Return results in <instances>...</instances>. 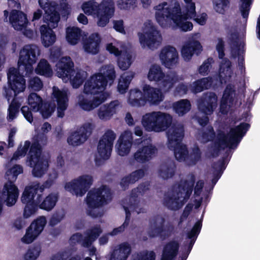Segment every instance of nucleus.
<instances>
[{"mask_svg": "<svg viewBox=\"0 0 260 260\" xmlns=\"http://www.w3.org/2000/svg\"><path fill=\"white\" fill-rule=\"evenodd\" d=\"M170 149L173 150L174 152V155L176 158L180 161H186L188 151L185 145L180 142L179 145L174 147H168Z\"/></svg>", "mask_w": 260, "mask_h": 260, "instance_id": "nucleus-55", "label": "nucleus"}, {"mask_svg": "<svg viewBox=\"0 0 260 260\" xmlns=\"http://www.w3.org/2000/svg\"><path fill=\"white\" fill-rule=\"evenodd\" d=\"M137 0H117L116 6L120 10H127L136 6Z\"/></svg>", "mask_w": 260, "mask_h": 260, "instance_id": "nucleus-62", "label": "nucleus"}, {"mask_svg": "<svg viewBox=\"0 0 260 260\" xmlns=\"http://www.w3.org/2000/svg\"><path fill=\"white\" fill-rule=\"evenodd\" d=\"M106 50L111 54H113L116 56H119L118 65L119 68L122 70H127L132 63V55L127 52H124L122 49L119 50L112 43H108L106 45Z\"/></svg>", "mask_w": 260, "mask_h": 260, "instance_id": "nucleus-29", "label": "nucleus"}, {"mask_svg": "<svg viewBox=\"0 0 260 260\" xmlns=\"http://www.w3.org/2000/svg\"><path fill=\"white\" fill-rule=\"evenodd\" d=\"M194 181V175L191 174L178 184L173 185L165 198L166 206L170 209L175 210L181 208L190 198Z\"/></svg>", "mask_w": 260, "mask_h": 260, "instance_id": "nucleus-2", "label": "nucleus"}, {"mask_svg": "<svg viewBox=\"0 0 260 260\" xmlns=\"http://www.w3.org/2000/svg\"><path fill=\"white\" fill-rule=\"evenodd\" d=\"M204 182L202 180L198 181L194 187V204H189L187 205L185 211H190L196 210H200L199 208L203 200L207 201L209 194L208 190L206 188L203 189Z\"/></svg>", "mask_w": 260, "mask_h": 260, "instance_id": "nucleus-24", "label": "nucleus"}, {"mask_svg": "<svg viewBox=\"0 0 260 260\" xmlns=\"http://www.w3.org/2000/svg\"><path fill=\"white\" fill-rule=\"evenodd\" d=\"M213 4L216 12L223 14L229 7L230 2L229 0H213Z\"/></svg>", "mask_w": 260, "mask_h": 260, "instance_id": "nucleus-60", "label": "nucleus"}, {"mask_svg": "<svg viewBox=\"0 0 260 260\" xmlns=\"http://www.w3.org/2000/svg\"><path fill=\"white\" fill-rule=\"evenodd\" d=\"M41 155V148L39 141L34 142L30 147L28 159L29 166L34 167L32 175L36 177L42 176L48 167V161L42 158Z\"/></svg>", "mask_w": 260, "mask_h": 260, "instance_id": "nucleus-12", "label": "nucleus"}, {"mask_svg": "<svg viewBox=\"0 0 260 260\" xmlns=\"http://www.w3.org/2000/svg\"><path fill=\"white\" fill-rule=\"evenodd\" d=\"M215 137L213 128L211 126L202 128L199 132L197 139L202 143H206L212 140Z\"/></svg>", "mask_w": 260, "mask_h": 260, "instance_id": "nucleus-50", "label": "nucleus"}, {"mask_svg": "<svg viewBox=\"0 0 260 260\" xmlns=\"http://www.w3.org/2000/svg\"><path fill=\"white\" fill-rule=\"evenodd\" d=\"M231 63L227 59H223L220 63L219 76L221 82H226L232 77L233 72L231 68Z\"/></svg>", "mask_w": 260, "mask_h": 260, "instance_id": "nucleus-48", "label": "nucleus"}, {"mask_svg": "<svg viewBox=\"0 0 260 260\" xmlns=\"http://www.w3.org/2000/svg\"><path fill=\"white\" fill-rule=\"evenodd\" d=\"M101 38L98 33H93L85 39L83 48L85 52L93 55L96 54L100 51Z\"/></svg>", "mask_w": 260, "mask_h": 260, "instance_id": "nucleus-36", "label": "nucleus"}, {"mask_svg": "<svg viewBox=\"0 0 260 260\" xmlns=\"http://www.w3.org/2000/svg\"><path fill=\"white\" fill-rule=\"evenodd\" d=\"M57 177V173L53 171L50 174L48 179L43 184H41L39 182H35L26 186L21 197L22 203H34L33 201L34 196L38 192L42 193L45 188L50 187Z\"/></svg>", "mask_w": 260, "mask_h": 260, "instance_id": "nucleus-17", "label": "nucleus"}, {"mask_svg": "<svg viewBox=\"0 0 260 260\" xmlns=\"http://www.w3.org/2000/svg\"><path fill=\"white\" fill-rule=\"evenodd\" d=\"M224 169V164L223 161H218L213 165L212 169V172L214 175V178L212 179L213 186L215 184L218 179L220 178Z\"/></svg>", "mask_w": 260, "mask_h": 260, "instance_id": "nucleus-57", "label": "nucleus"}, {"mask_svg": "<svg viewBox=\"0 0 260 260\" xmlns=\"http://www.w3.org/2000/svg\"><path fill=\"white\" fill-rule=\"evenodd\" d=\"M249 127L247 123H242L234 128H231L229 134L225 135L223 132H219L215 142V147L217 149L226 147L233 148L236 147L241 141Z\"/></svg>", "mask_w": 260, "mask_h": 260, "instance_id": "nucleus-8", "label": "nucleus"}, {"mask_svg": "<svg viewBox=\"0 0 260 260\" xmlns=\"http://www.w3.org/2000/svg\"><path fill=\"white\" fill-rule=\"evenodd\" d=\"M202 50L200 43L192 38L183 46L181 51V56L185 61H188L194 53L198 55Z\"/></svg>", "mask_w": 260, "mask_h": 260, "instance_id": "nucleus-33", "label": "nucleus"}, {"mask_svg": "<svg viewBox=\"0 0 260 260\" xmlns=\"http://www.w3.org/2000/svg\"><path fill=\"white\" fill-rule=\"evenodd\" d=\"M120 106V103L117 100L112 101L109 104H104L97 110V116L102 121H108L116 114Z\"/></svg>", "mask_w": 260, "mask_h": 260, "instance_id": "nucleus-32", "label": "nucleus"}, {"mask_svg": "<svg viewBox=\"0 0 260 260\" xmlns=\"http://www.w3.org/2000/svg\"><path fill=\"white\" fill-rule=\"evenodd\" d=\"M167 132L168 147H174L181 142L184 137L183 125L180 123H174L170 125Z\"/></svg>", "mask_w": 260, "mask_h": 260, "instance_id": "nucleus-26", "label": "nucleus"}, {"mask_svg": "<svg viewBox=\"0 0 260 260\" xmlns=\"http://www.w3.org/2000/svg\"><path fill=\"white\" fill-rule=\"evenodd\" d=\"M30 143L29 141H25L23 146H20L18 150L14 154L11 161L13 160H17L20 157L24 156L26 154L28 148L30 147Z\"/></svg>", "mask_w": 260, "mask_h": 260, "instance_id": "nucleus-63", "label": "nucleus"}, {"mask_svg": "<svg viewBox=\"0 0 260 260\" xmlns=\"http://www.w3.org/2000/svg\"><path fill=\"white\" fill-rule=\"evenodd\" d=\"M53 98L57 103V117L62 118L64 116L65 111L68 106L69 92L67 89L60 90L54 86L52 92Z\"/></svg>", "mask_w": 260, "mask_h": 260, "instance_id": "nucleus-27", "label": "nucleus"}, {"mask_svg": "<svg viewBox=\"0 0 260 260\" xmlns=\"http://www.w3.org/2000/svg\"><path fill=\"white\" fill-rule=\"evenodd\" d=\"M182 13L180 4L176 0L164 2L154 7L155 16L157 23L163 27L175 23L183 31L190 30L192 24L186 21L187 19H193L200 25H204L207 20V15L202 13L197 15L195 3L192 0H184Z\"/></svg>", "mask_w": 260, "mask_h": 260, "instance_id": "nucleus-1", "label": "nucleus"}, {"mask_svg": "<svg viewBox=\"0 0 260 260\" xmlns=\"http://www.w3.org/2000/svg\"><path fill=\"white\" fill-rule=\"evenodd\" d=\"M9 22L13 28L17 30H22L26 27L28 20L26 15L22 12L13 10L10 14Z\"/></svg>", "mask_w": 260, "mask_h": 260, "instance_id": "nucleus-39", "label": "nucleus"}, {"mask_svg": "<svg viewBox=\"0 0 260 260\" xmlns=\"http://www.w3.org/2000/svg\"><path fill=\"white\" fill-rule=\"evenodd\" d=\"M160 88H158L145 84L143 87L145 104L147 102L150 105H158L164 100V95Z\"/></svg>", "mask_w": 260, "mask_h": 260, "instance_id": "nucleus-31", "label": "nucleus"}, {"mask_svg": "<svg viewBox=\"0 0 260 260\" xmlns=\"http://www.w3.org/2000/svg\"><path fill=\"white\" fill-rule=\"evenodd\" d=\"M39 3L45 12V21L52 28H56L60 20L59 14L56 11L52 10L50 7L51 4L49 0H39Z\"/></svg>", "mask_w": 260, "mask_h": 260, "instance_id": "nucleus-30", "label": "nucleus"}, {"mask_svg": "<svg viewBox=\"0 0 260 260\" xmlns=\"http://www.w3.org/2000/svg\"><path fill=\"white\" fill-rule=\"evenodd\" d=\"M213 63V60L211 58H208L207 59L205 60L199 67L198 69L199 73L202 76L207 75L212 68V64Z\"/></svg>", "mask_w": 260, "mask_h": 260, "instance_id": "nucleus-64", "label": "nucleus"}, {"mask_svg": "<svg viewBox=\"0 0 260 260\" xmlns=\"http://www.w3.org/2000/svg\"><path fill=\"white\" fill-rule=\"evenodd\" d=\"M147 78L150 81L157 83L164 92L170 91L175 84L183 79L182 76L174 71H170L165 74L162 67L158 64L150 66Z\"/></svg>", "mask_w": 260, "mask_h": 260, "instance_id": "nucleus-4", "label": "nucleus"}, {"mask_svg": "<svg viewBox=\"0 0 260 260\" xmlns=\"http://www.w3.org/2000/svg\"><path fill=\"white\" fill-rule=\"evenodd\" d=\"M9 85L4 86V94L9 100L13 95L24 91L25 88V80L15 68H10L7 73Z\"/></svg>", "mask_w": 260, "mask_h": 260, "instance_id": "nucleus-15", "label": "nucleus"}, {"mask_svg": "<svg viewBox=\"0 0 260 260\" xmlns=\"http://www.w3.org/2000/svg\"><path fill=\"white\" fill-rule=\"evenodd\" d=\"M138 36L142 48L147 47L151 50L157 48L162 40L159 31L150 22L145 23L143 33L139 32Z\"/></svg>", "mask_w": 260, "mask_h": 260, "instance_id": "nucleus-14", "label": "nucleus"}, {"mask_svg": "<svg viewBox=\"0 0 260 260\" xmlns=\"http://www.w3.org/2000/svg\"><path fill=\"white\" fill-rule=\"evenodd\" d=\"M234 89L232 85H228L224 90L220 106V111L223 114L228 112L232 104Z\"/></svg>", "mask_w": 260, "mask_h": 260, "instance_id": "nucleus-42", "label": "nucleus"}, {"mask_svg": "<svg viewBox=\"0 0 260 260\" xmlns=\"http://www.w3.org/2000/svg\"><path fill=\"white\" fill-rule=\"evenodd\" d=\"M27 102L34 111H39L43 106V100L37 93H30L28 96Z\"/></svg>", "mask_w": 260, "mask_h": 260, "instance_id": "nucleus-54", "label": "nucleus"}, {"mask_svg": "<svg viewBox=\"0 0 260 260\" xmlns=\"http://www.w3.org/2000/svg\"><path fill=\"white\" fill-rule=\"evenodd\" d=\"M81 8L86 14L93 16L98 19V13L100 11L99 4L96 2L92 1L84 2Z\"/></svg>", "mask_w": 260, "mask_h": 260, "instance_id": "nucleus-52", "label": "nucleus"}, {"mask_svg": "<svg viewBox=\"0 0 260 260\" xmlns=\"http://www.w3.org/2000/svg\"><path fill=\"white\" fill-rule=\"evenodd\" d=\"M128 104L133 107H141L145 105L144 92L138 89L130 90L127 99Z\"/></svg>", "mask_w": 260, "mask_h": 260, "instance_id": "nucleus-45", "label": "nucleus"}, {"mask_svg": "<svg viewBox=\"0 0 260 260\" xmlns=\"http://www.w3.org/2000/svg\"><path fill=\"white\" fill-rule=\"evenodd\" d=\"M116 78L114 67L111 64L103 66L99 72L91 76L87 80L86 88L89 90L105 91L108 84L111 85Z\"/></svg>", "mask_w": 260, "mask_h": 260, "instance_id": "nucleus-6", "label": "nucleus"}, {"mask_svg": "<svg viewBox=\"0 0 260 260\" xmlns=\"http://www.w3.org/2000/svg\"><path fill=\"white\" fill-rule=\"evenodd\" d=\"M201 153L198 147H194L189 155H187L186 163L188 165H193L196 164L200 160Z\"/></svg>", "mask_w": 260, "mask_h": 260, "instance_id": "nucleus-58", "label": "nucleus"}, {"mask_svg": "<svg viewBox=\"0 0 260 260\" xmlns=\"http://www.w3.org/2000/svg\"><path fill=\"white\" fill-rule=\"evenodd\" d=\"M34 198L33 199L34 203H23L25 204L27 207L30 206L32 208V209H35L36 207L39 206V208L41 209L47 211H50L56 205L58 199V195L57 193H50L48 196H47L41 203H39V199L41 198L40 194H38L37 200H35Z\"/></svg>", "mask_w": 260, "mask_h": 260, "instance_id": "nucleus-34", "label": "nucleus"}, {"mask_svg": "<svg viewBox=\"0 0 260 260\" xmlns=\"http://www.w3.org/2000/svg\"><path fill=\"white\" fill-rule=\"evenodd\" d=\"M217 105V97L214 93H204L198 100V106L200 111L206 115L211 114Z\"/></svg>", "mask_w": 260, "mask_h": 260, "instance_id": "nucleus-25", "label": "nucleus"}, {"mask_svg": "<svg viewBox=\"0 0 260 260\" xmlns=\"http://www.w3.org/2000/svg\"><path fill=\"white\" fill-rule=\"evenodd\" d=\"M47 223L45 216H39L35 219L27 228L21 241L25 244L31 243L43 232Z\"/></svg>", "mask_w": 260, "mask_h": 260, "instance_id": "nucleus-20", "label": "nucleus"}, {"mask_svg": "<svg viewBox=\"0 0 260 260\" xmlns=\"http://www.w3.org/2000/svg\"><path fill=\"white\" fill-rule=\"evenodd\" d=\"M22 172V167L19 165H15L6 172V177L9 181L14 182L16 180L18 175Z\"/></svg>", "mask_w": 260, "mask_h": 260, "instance_id": "nucleus-56", "label": "nucleus"}, {"mask_svg": "<svg viewBox=\"0 0 260 260\" xmlns=\"http://www.w3.org/2000/svg\"><path fill=\"white\" fill-rule=\"evenodd\" d=\"M19 196L18 188L13 183V182L9 181L4 187L3 196L5 199L7 205L12 206L16 202Z\"/></svg>", "mask_w": 260, "mask_h": 260, "instance_id": "nucleus-38", "label": "nucleus"}, {"mask_svg": "<svg viewBox=\"0 0 260 260\" xmlns=\"http://www.w3.org/2000/svg\"><path fill=\"white\" fill-rule=\"evenodd\" d=\"M176 165L172 160L162 162L159 166L157 173L158 176L163 179L172 178L175 174Z\"/></svg>", "mask_w": 260, "mask_h": 260, "instance_id": "nucleus-43", "label": "nucleus"}, {"mask_svg": "<svg viewBox=\"0 0 260 260\" xmlns=\"http://www.w3.org/2000/svg\"><path fill=\"white\" fill-rule=\"evenodd\" d=\"M173 108L176 113L182 116L190 110L191 104L187 100H181L174 103Z\"/></svg>", "mask_w": 260, "mask_h": 260, "instance_id": "nucleus-53", "label": "nucleus"}, {"mask_svg": "<svg viewBox=\"0 0 260 260\" xmlns=\"http://www.w3.org/2000/svg\"><path fill=\"white\" fill-rule=\"evenodd\" d=\"M133 141L132 133L125 131L119 137L115 146L117 153L121 156L127 155L131 152Z\"/></svg>", "mask_w": 260, "mask_h": 260, "instance_id": "nucleus-28", "label": "nucleus"}, {"mask_svg": "<svg viewBox=\"0 0 260 260\" xmlns=\"http://www.w3.org/2000/svg\"><path fill=\"white\" fill-rule=\"evenodd\" d=\"M95 127L94 124L90 122L84 123L77 131L72 133L68 138L69 145L78 146L84 143L92 134Z\"/></svg>", "mask_w": 260, "mask_h": 260, "instance_id": "nucleus-19", "label": "nucleus"}, {"mask_svg": "<svg viewBox=\"0 0 260 260\" xmlns=\"http://www.w3.org/2000/svg\"><path fill=\"white\" fill-rule=\"evenodd\" d=\"M41 54L38 46L35 44H27L24 46L20 51L18 65L19 70L24 69L25 75L29 76L33 71L32 65L37 62Z\"/></svg>", "mask_w": 260, "mask_h": 260, "instance_id": "nucleus-9", "label": "nucleus"}, {"mask_svg": "<svg viewBox=\"0 0 260 260\" xmlns=\"http://www.w3.org/2000/svg\"><path fill=\"white\" fill-rule=\"evenodd\" d=\"M112 198L111 189L106 185H102L89 190L84 202L88 208L94 209L107 205L111 202Z\"/></svg>", "mask_w": 260, "mask_h": 260, "instance_id": "nucleus-11", "label": "nucleus"}, {"mask_svg": "<svg viewBox=\"0 0 260 260\" xmlns=\"http://www.w3.org/2000/svg\"><path fill=\"white\" fill-rule=\"evenodd\" d=\"M49 26H50L48 24H44L40 27L41 42L45 47L52 45L56 40L55 32Z\"/></svg>", "mask_w": 260, "mask_h": 260, "instance_id": "nucleus-40", "label": "nucleus"}, {"mask_svg": "<svg viewBox=\"0 0 260 260\" xmlns=\"http://www.w3.org/2000/svg\"><path fill=\"white\" fill-rule=\"evenodd\" d=\"M180 244L178 241L172 240L163 246L160 260H175L178 254Z\"/></svg>", "mask_w": 260, "mask_h": 260, "instance_id": "nucleus-37", "label": "nucleus"}, {"mask_svg": "<svg viewBox=\"0 0 260 260\" xmlns=\"http://www.w3.org/2000/svg\"><path fill=\"white\" fill-rule=\"evenodd\" d=\"M212 82L211 78H203L198 80L190 85V90L194 93H199L211 87Z\"/></svg>", "mask_w": 260, "mask_h": 260, "instance_id": "nucleus-46", "label": "nucleus"}, {"mask_svg": "<svg viewBox=\"0 0 260 260\" xmlns=\"http://www.w3.org/2000/svg\"><path fill=\"white\" fill-rule=\"evenodd\" d=\"M149 183L145 182L140 184L137 187L133 189L132 191V197L129 199L128 202L123 203V207L125 211H133L141 209L140 201L134 197L143 196L149 190Z\"/></svg>", "mask_w": 260, "mask_h": 260, "instance_id": "nucleus-22", "label": "nucleus"}, {"mask_svg": "<svg viewBox=\"0 0 260 260\" xmlns=\"http://www.w3.org/2000/svg\"><path fill=\"white\" fill-rule=\"evenodd\" d=\"M98 15L97 25L100 27L105 26L109 22L110 18L115 12L113 0H102L100 4Z\"/></svg>", "mask_w": 260, "mask_h": 260, "instance_id": "nucleus-23", "label": "nucleus"}, {"mask_svg": "<svg viewBox=\"0 0 260 260\" xmlns=\"http://www.w3.org/2000/svg\"><path fill=\"white\" fill-rule=\"evenodd\" d=\"M87 81L84 85L83 92L77 96L76 104L82 110L91 111L105 102L110 96L108 92L89 90L86 88Z\"/></svg>", "mask_w": 260, "mask_h": 260, "instance_id": "nucleus-5", "label": "nucleus"}, {"mask_svg": "<svg viewBox=\"0 0 260 260\" xmlns=\"http://www.w3.org/2000/svg\"><path fill=\"white\" fill-rule=\"evenodd\" d=\"M116 138V134L113 130L107 129L105 131L97 146V153L100 159L109 158Z\"/></svg>", "mask_w": 260, "mask_h": 260, "instance_id": "nucleus-18", "label": "nucleus"}, {"mask_svg": "<svg viewBox=\"0 0 260 260\" xmlns=\"http://www.w3.org/2000/svg\"><path fill=\"white\" fill-rule=\"evenodd\" d=\"M164 217L157 215L150 222L147 231L148 236L151 238L159 237L162 240L170 237L174 233L175 227L172 223L168 222L165 225Z\"/></svg>", "mask_w": 260, "mask_h": 260, "instance_id": "nucleus-13", "label": "nucleus"}, {"mask_svg": "<svg viewBox=\"0 0 260 260\" xmlns=\"http://www.w3.org/2000/svg\"><path fill=\"white\" fill-rule=\"evenodd\" d=\"M158 57L161 64L168 69L174 68L179 62V54L177 49L170 45L165 46L160 50Z\"/></svg>", "mask_w": 260, "mask_h": 260, "instance_id": "nucleus-21", "label": "nucleus"}, {"mask_svg": "<svg viewBox=\"0 0 260 260\" xmlns=\"http://www.w3.org/2000/svg\"><path fill=\"white\" fill-rule=\"evenodd\" d=\"M41 252V248L39 246H35L29 248L24 254L25 260H36Z\"/></svg>", "mask_w": 260, "mask_h": 260, "instance_id": "nucleus-61", "label": "nucleus"}, {"mask_svg": "<svg viewBox=\"0 0 260 260\" xmlns=\"http://www.w3.org/2000/svg\"><path fill=\"white\" fill-rule=\"evenodd\" d=\"M172 120V116L167 113L153 111L144 114L141 123L148 132H161L170 126Z\"/></svg>", "mask_w": 260, "mask_h": 260, "instance_id": "nucleus-7", "label": "nucleus"}, {"mask_svg": "<svg viewBox=\"0 0 260 260\" xmlns=\"http://www.w3.org/2000/svg\"><path fill=\"white\" fill-rule=\"evenodd\" d=\"M81 30L76 27H69L66 29V39L71 45L77 44L81 37Z\"/></svg>", "mask_w": 260, "mask_h": 260, "instance_id": "nucleus-49", "label": "nucleus"}, {"mask_svg": "<svg viewBox=\"0 0 260 260\" xmlns=\"http://www.w3.org/2000/svg\"><path fill=\"white\" fill-rule=\"evenodd\" d=\"M135 151L132 157L134 161L143 164L150 161L157 154L156 147L150 139L141 138L136 140Z\"/></svg>", "mask_w": 260, "mask_h": 260, "instance_id": "nucleus-10", "label": "nucleus"}, {"mask_svg": "<svg viewBox=\"0 0 260 260\" xmlns=\"http://www.w3.org/2000/svg\"><path fill=\"white\" fill-rule=\"evenodd\" d=\"M131 247L127 242L120 244L118 249H114L109 260H126L131 252Z\"/></svg>", "mask_w": 260, "mask_h": 260, "instance_id": "nucleus-44", "label": "nucleus"}, {"mask_svg": "<svg viewBox=\"0 0 260 260\" xmlns=\"http://www.w3.org/2000/svg\"><path fill=\"white\" fill-rule=\"evenodd\" d=\"M204 213L205 212H202L200 219H198L195 222L191 229L186 233V237L187 239H189L190 241L186 245H185V247H187V249L183 252H185V254L188 255L190 253L193 245L194 244L196 241L201 232L202 228L203 219Z\"/></svg>", "mask_w": 260, "mask_h": 260, "instance_id": "nucleus-35", "label": "nucleus"}, {"mask_svg": "<svg viewBox=\"0 0 260 260\" xmlns=\"http://www.w3.org/2000/svg\"><path fill=\"white\" fill-rule=\"evenodd\" d=\"M134 76L135 73L132 71L125 72L121 76L117 87L120 93H124L126 92Z\"/></svg>", "mask_w": 260, "mask_h": 260, "instance_id": "nucleus-47", "label": "nucleus"}, {"mask_svg": "<svg viewBox=\"0 0 260 260\" xmlns=\"http://www.w3.org/2000/svg\"><path fill=\"white\" fill-rule=\"evenodd\" d=\"M93 183V177L89 174L79 176L64 185V189L76 197L83 196Z\"/></svg>", "mask_w": 260, "mask_h": 260, "instance_id": "nucleus-16", "label": "nucleus"}, {"mask_svg": "<svg viewBox=\"0 0 260 260\" xmlns=\"http://www.w3.org/2000/svg\"><path fill=\"white\" fill-rule=\"evenodd\" d=\"M35 71L37 74L46 77H50L53 74L50 65L45 59H41L40 60Z\"/></svg>", "mask_w": 260, "mask_h": 260, "instance_id": "nucleus-51", "label": "nucleus"}, {"mask_svg": "<svg viewBox=\"0 0 260 260\" xmlns=\"http://www.w3.org/2000/svg\"><path fill=\"white\" fill-rule=\"evenodd\" d=\"M56 67L57 76L64 82L70 81L75 88H78L87 76L86 72L81 69H73L74 63L70 57L61 58Z\"/></svg>", "mask_w": 260, "mask_h": 260, "instance_id": "nucleus-3", "label": "nucleus"}, {"mask_svg": "<svg viewBox=\"0 0 260 260\" xmlns=\"http://www.w3.org/2000/svg\"><path fill=\"white\" fill-rule=\"evenodd\" d=\"M145 175V171L143 169L136 170L127 176L124 177L121 180L120 186L122 189L125 190L130 184H133L143 178Z\"/></svg>", "mask_w": 260, "mask_h": 260, "instance_id": "nucleus-41", "label": "nucleus"}, {"mask_svg": "<svg viewBox=\"0 0 260 260\" xmlns=\"http://www.w3.org/2000/svg\"><path fill=\"white\" fill-rule=\"evenodd\" d=\"M20 106V104L16 100L12 101L8 108L7 119L9 121H12L16 117Z\"/></svg>", "mask_w": 260, "mask_h": 260, "instance_id": "nucleus-59", "label": "nucleus"}]
</instances>
